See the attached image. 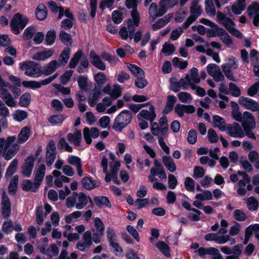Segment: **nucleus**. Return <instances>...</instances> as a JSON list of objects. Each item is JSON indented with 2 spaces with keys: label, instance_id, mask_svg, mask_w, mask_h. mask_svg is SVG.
Returning a JSON list of instances; mask_svg holds the SVG:
<instances>
[{
  "label": "nucleus",
  "instance_id": "obj_48",
  "mask_svg": "<svg viewBox=\"0 0 259 259\" xmlns=\"http://www.w3.org/2000/svg\"><path fill=\"white\" fill-rule=\"evenodd\" d=\"M159 124L160 127L161 135L164 137L167 133L168 128L167 120L166 117L163 115L159 120Z\"/></svg>",
  "mask_w": 259,
  "mask_h": 259
},
{
  "label": "nucleus",
  "instance_id": "obj_52",
  "mask_svg": "<svg viewBox=\"0 0 259 259\" xmlns=\"http://www.w3.org/2000/svg\"><path fill=\"white\" fill-rule=\"evenodd\" d=\"M82 214L81 211H75L72 213L66 215L65 217V221L68 224H70L75 222L78 218H79Z\"/></svg>",
  "mask_w": 259,
  "mask_h": 259
},
{
  "label": "nucleus",
  "instance_id": "obj_42",
  "mask_svg": "<svg viewBox=\"0 0 259 259\" xmlns=\"http://www.w3.org/2000/svg\"><path fill=\"white\" fill-rule=\"evenodd\" d=\"M247 13L250 17L252 18V16L259 14V4L256 2L250 4L247 8Z\"/></svg>",
  "mask_w": 259,
  "mask_h": 259
},
{
  "label": "nucleus",
  "instance_id": "obj_2",
  "mask_svg": "<svg viewBox=\"0 0 259 259\" xmlns=\"http://www.w3.org/2000/svg\"><path fill=\"white\" fill-rule=\"evenodd\" d=\"M241 120L239 122L241 123L246 136L249 138L255 140L256 137L252 131L256 127V122L253 114L248 111L244 112L242 113Z\"/></svg>",
  "mask_w": 259,
  "mask_h": 259
},
{
  "label": "nucleus",
  "instance_id": "obj_18",
  "mask_svg": "<svg viewBox=\"0 0 259 259\" xmlns=\"http://www.w3.org/2000/svg\"><path fill=\"white\" fill-rule=\"evenodd\" d=\"M156 113L154 106L150 105L149 110H142L138 114L137 118L138 120L146 119L153 121L156 118Z\"/></svg>",
  "mask_w": 259,
  "mask_h": 259
},
{
  "label": "nucleus",
  "instance_id": "obj_22",
  "mask_svg": "<svg viewBox=\"0 0 259 259\" xmlns=\"http://www.w3.org/2000/svg\"><path fill=\"white\" fill-rule=\"evenodd\" d=\"M46 173V166L41 164L36 166L34 170L35 181L36 186H40Z\"/></svg>",
  "mask_w": 259,
  "mask_h": 259
},
{
  "label": "nucleus",
  "instance_id": "obj_9",
  "mask_svg": "<svg viewBox=\"0 0 259 259\" xmlns=\"http://www.w3.org/2000/svg\"><path fill=\"white\" fill-rule=\"evenodd\" d=\"M79 61H80V64L84 68L88 67V60L83 55L82 51L79 50L74 54L72 58L71 59L69 64V67L70 68H74L76 66Z\"/></svg>",
  "mask_w": 259,
  "mask_h": 259
},
{
  "label": "nucleus",
  "instance_id": "obj_32",
  "mask_svg": "<svg viewBox=\"0 0 259 259\" xmlns=\"http://www.w3.org/2000/svg\"><path fill=\"white\" fill-rule=\"evenodd\" d=\"M213 124L214 127H218L221 131H226L227 125L225 119L222 117L215 115L213 116Z\"/></svg>",
  "mask_w": 259,
  "mask_h": 259
},
{
  "label": "nucleus",
  "instance_id": "obj_57",
  "mask_svg": "<svg viewBox=\"0 0 259 259\" xmlns=\"http://www.w3.org/2000/svg\"><path fill=\"white\" fill-rule=\"evenodd\" d=\"M94 79L96 84L101 85L105 83L107 80V78L104 73L100 72L94 75Z\"/></svg>",
  "mask_w": 259,
  "mask_h": 259
},
{
  "label": "nucleus",
  "instance_id": "obj_6",
  "mask_svg": "<svg viewBox=\"0 0 259 259\" xmlns=\"http://www.w3.org/2000/svg\"><path fill=\"white\" fill-rule=\"evenodd\" d=\"M202 12V9L199 5V0H193L190 7L191 15L183 23V28L185 29L187 28L201 14Z\"/></svg>",
  "mask_w": 259,
  "mask_h": 259
},
{
  "label": "nucleus",
  "instance_id": "obj_33",
  "mask_svg": "<svg viewBox=\"0 0 259 259\" xmlns=\"http://www.w3.org/2000/svg\"><path fill=\"white\" fill-rule=\"evenodd\" d=\"M100 98V92L96 89L93 90L89 94L88 103L91 107H95Z\"/></svg>",
  "mask_w": 259,
  "mask_h": 259
},
{
  "label": "nucleus",
  "instance_id": "obj_13",
  "mask_svg": "<svg viewBox=\"0 0 259 259\" xmlns=\"http://www.w3.org/2000/svg\"><path fill=\"white\" fill-rule=\"evenodd\" d=\"M238 102L240 105L252 111H257L259 110L258 104L249 98L243 96L240 97L238 99Z\"/></svg>",
  "mask_w": 259,
  "mask_h": 259
},
{
  "label": "nucleus",
  "instance_id": "obj_64",
  "mask_svg": "<svg viewBox=\"0 0 259 259\" xmlns=\"http://www.w3.org/2000/svg\"><path fill=\"white\" fill-rule=\"evenodd\" d=\"M185 187L187 190L193 192L195 190V182L191 177H187L185 179Z\"/></svg>",
  "mask_w": 259,
  "mask_h": 259
},
{
  "label": "nucleus",
  "instance_id": "obj_24",
  "mask_svg": "<svg viewBox=\"0 0 259 259\" xmlns=\"http://www.w3.org/2000/svg\"><path fill=\"white\" fill-rule=\"evenodd\" d=\"M67 138L70 143H73L76 146H79L82 139L81 131L76 129L73 133H68Z\"/></svg>",
  "mask_w": 259,
  "mask_h": 259
},
{
  "label": "nucleus",
  "instance_id": "obj_46",
  "mask_svg": "<svg viewBox=\"0 0 259 259\" xmlns=\"http://www.w3.org/2000/svg\"><path fill=\"white\" fill-rule=\"evenodd\" d=\"M30 100V94L26 92L20 97L19 103L20 106L26 107L29 105Z\"/></svg>",
  "mask_w": 259,
  "mask_h": 259
},
{
  "label": "nucleus",
  "instance_id": "obj_27",
  "mask_svg": "<svg viewBox=\"0 0 259 259\" xmlns=\"http://www.w3.org/2000/svg\"><path fill=\"white\" fill-rule=\"evenodd\" d=\"M218 21L224 25L228 30L229 28L234 26V22L230 18L226 17L223 13L218 12L217 13Z\"/></svg>",
  "mask_w": 259,
  "mask_h": 259
},
{
  "label": "nucleus",
  "instance_id": "obj_36",
  "mask_svg": "<svg viewBox=\"0 0 259 259\" xmlns=\"http://www.w3.org/2000/svg\"><path fill=\"white\" fill-rule=\"evenodd\" d=\"M36 18L39 20H45L47 16V12L46 6L43 5H39L35 11Z\"/></svg>",
  "mask_w": 259,
  "mask_h": 259
},
{
  "label": "nucleus",
  "instance_id": "obj_30",
  "mask_svg": "<svg viewBox=\"0 0 259 259\" xmlns=\"http://www.w3.org/2000/svg\"><path fill=\"white\" fill-rule=\"evenodd\" d=\"M245 0H237L232 5L231 10L234 14L240 15L245 10Z\"/></svg>",
  "mask_w": 259,
  "mask_h": 259
},
{
  "label": "nucleus",
  "instance_id": "obj_26",
  "mask_svg": "<svg viewBox=\"0 0 259 259\" xmlns=\"http://www.w3.org/2000/svg\"><path fill=\"white\" fill-rule=\"evenodd\" d=\"M187 78L189 84L192 87L200 82V79L198 76V70L196 68H192L189 73L187 74Z\"/></svg>",
  "mask_w": 259,
  "mask_h": 259
},
{
  "label": "nucleus",
  "instance_id": "obj_39",
  "mask_svg": "<svg viewBox=\"0 0 259 259\" xmlns=\"http://www.w3.org/2000/svg\"><path fill=\"white\" fill-rule=\"evenodd\" d=\"M249 160L254 164L255 167L259 169V155L254 150L251 151L248 154Z\"/></svg>",
  "mask_w": 259,
  "mask_h": 259
},
{
  "label": "nucleus",
  "instance_id": "obj_28",
  "mask_svg": "<svg viewBox=\"0 0 259 259\" xmlns=\"http://www.w3.org/2000/svg\"><path fill=\"white\" fill-rule=\"evenodd\" d=\"M30 132L31 130L29 127H23L18 136L17 142L16 141V144L18 145L17 143L21 144L27 141L30 137Z\"/></svg>",
  "mask_w": 259,
  "mask_h": 259
},
{
  "label": "nucleus",
  "instance_id": "obj_4",
  "mask_svg": "<svg viewBox=\"0 0 259 259\" xmlns=\"http://www.w3.org/2000/svg\"><path fill=\"white\" fill-rule=\"evenodd\" d=\"M239 66L238 60L234 56H230L227 59V62L222 65L221 67L223 72L226 77L230 80L236 81L232 70L237 69Z\"/></svg>",
  "mask_w": 259,
  "mask_h": 259
},
{
  "label": "nucleus",
  "instance_id": "obj_58",
  "mask_svg": "<svg viewBox=\"0 0 259 259\" xmlns=\"http://www.w3.org/2000/svg\"><path fill=\"white\" fill-rule=\"evenodd\" d=\"M93 221L95 231L104 233L105 227L101 219L97 217L93 219Z\"/></svg>",
  "mask_w": 259,
  "mask_h": 259
},
{
  "label": "nucleus",
  "instance_id": "obj_50",
  "mask_svg": "<svg viewBox=\"0 0 259 259\" xmlns=\"http://www.w3.org/2000/svg\"><path fill=\"white\" fill-rule=\"evenodd\" d=\"M1 98L8 106L13 107L16 106V101L10 93L5 94L4 96L1 97Z\"/></svg>",
  "mask_w": 259,
  "mask_h": 259
},
{
  "label": "nucleus",
  "instance_id": "obj_41",
  "mask_svg": "<svg viewBox=\"0 0 259 259\" xmlns=\"http://www.w3.org/2000/svg\"><path fill=\"white\" fill-rule=\"evenodd\" d=\"M18 160L16 159H14L8 166L5 174V177L7 178H10L16 171Z\"/></svg>",
  "mask_w": 259,
  "mask_h": 259
},
{
  "label": "nucleus",
  "instance_id": "obj_60",
  "mask_svg": "<svg viewBox=\"0 0 259 259\" xmlns=\"http://www.w3.org/2000/svg\"><path fill=\"white\" fill-rule=\"evenodd\" d=\"M120 167V162L119 161L116 160L111 162L109 164V172L111 173V175H117Z\"/></svg>",
  "mask_w": 259,
  "mask_h": 259
},
{
  "label": "nucleus",
  "instance_id": "obj_34",
  "mask_svg": "<svg viewBox=\"0 0 259 259\" xmlns=\"http://www.w3.org/2000/svg\"><path fill=\"white\" fill-rule=\"evenodd\" d=\"M165 12L174 8L178 5L179 0H160L159 2Z\"/></svg>",
  "mask_w": 259,
  "mask_h": 259
},
{
  "label": "nucleus",
  "instance_id": "obj_25",
  "mask_svg": "<svg viewBox=\"0 0 259 259\" xmlns=\"http://www.w3.org/2000/svg\"><path fill=\"white\" fill-rule=\"evenodd\" d=\"M60 64L57 60H52L46 64L44 67L42 74L48 76L53 73L59 67Z\"/></svg>",
  "mask_w": 259,
  "mask_h": 259
},
{
  "label": "nucleus",
  "instance_id": "obj_1",
  "mask_svg": "<svg viewBox=\"0 0 259 259\" xmlns=\"http://www.w3.org/2000/svg\"><path fill=\"white\" fill-rule=\"evenodd\" d=\"M132 19H129L127 21V27H122L119 31V34L122 39L126 40L129 38L132 39L135 31V28L139 25L140 23L139 14L136 10L132 11L131 13Z\"/></svg>",
  "mask_w": 259,
  "mask_h": 259
},
{
  "label": "nucleus",
  "instance_id": "obj_12",
  "mask_svg": "<svg viewBox=\"0 0 259 259\" xmlns=\"http://www.w3.org/2000/svg\"><path fill=\"white\" fill-rule=\"evenodd\" d=\"M57 150L55 142L51 140L48 143L46 154V163L49 166H51L56 159Z\"/></svg>",
  "mask_w": 259,
  "mask_h": 259
},
{
  "label": "nucleus",
  "instance_id": "obj_62",
  "mask_svg": "<svg viewBox=\"0 0 259 259\" xmlns=\"http://www.w3.org/2000/svg\"><path fill=\"white\" fill-rule=\"evenodd\" d=\"M56 38V32L54 30H49L46 35V43L47 46H51L55 42Z\"/></svg>",
  "mask_w": 259,
  "mask_h": 259
},
{
  "label": "nucleus",
  "instance_id": "obj_10",
  "mask_svg": "<svg viewBox=\"0 0 259 259\" xmlns=\"http://www.w3.org/2000/svg\"><path fill=\"white\" fill-rule=\"evenodd\" d=\"M206 70L208 74L212 77L215 81L220 82L225 80L224 75L218 65L214 63L209 64L206 67Z\"/></svg>",
  "mask_w": 259,
  "mask_h": 259
},
{
  "label": "nucleus",
  "instance_id": "obj_16",
  "mask_svg": "<svg viewBox=\"0 0 259 259\" xmlns=\"http://www.w3.org/2000/svg\"><path fill=\"white\" fill-rule=\"evenodd\" d=\"M100 134L99 130L97 127H84L83 130V135L87 144H91L92 142L91 138H97Z\"/></svg>",
  "mask_w": 259,
  "mask_h": 259
},
{
  "label": "nucleus",
  "instance_id": "obj_11",
  "mask_svg": "<svg viewBox=\"0 0 259 259\" xmlns=\"http://www.w3.org/2000/svg\"><path fill=\"white\" fill-rule=\"evenodd\" d=\"M166 12L159 3L158 5L156 3H151L148 9L149 17L152 21H154L157 18L162 16Z\"/></svg>",
  "mask_w": 259,
  "mask_h": 259
},
{
  "label": "nucleus",
  "instance_id": "obj_54",
  "mask_svg": "<svg viewBox=\"0 0 259 259\" xmlns=\"http://www.w3.org/2000/svg\"><path fill=\"white\" fill-rule=\"evenodd\" d=\"M81 184L87 190H92L96 187L95 183L90 177H85L82 179Z\"/></svg>",
  "mask_w": 259,
  "mask_h": 259
},
{
  "label": "nucleus",
  "instance_id": "obj_51",
  "mask_svg": "<svg viewBox=\"0 0 259 259\" xmlns=\"http://www.w3.org/2000/svg\"><path fill=\"white\" fill-rule=\"evenodd\" d=\"M46 217L44 213V208L42 206L38 207L36 210V222L38 225H41Z\"/></svg>",
  "mask_w": 259,
  "mask_h": 259
},
{
  "label": "nucleus",
  "instance_id": "obj_7",
  "mask_svg": "<svg viewBox=\"0 0 259 259\" xmlns=\"http://www.w3.org/2000/svg\"><path fill=\"white\" fill-rule=\"evenodd\" d=\"M28 22V19L19 13L15 15L11 22V27L15 34L19 33V29H23Z\"/></svg>",
  "mask_w": 259,
  "mask_h": 259
},
{
  "label": "nucleus",
  "instance_id": "obj_21",
  "mask_svg": "<svg viewBox=\"0 0 259 259\" xmlns=\"http://www.w3.org/2000/svg\"><path fill=\"white\" fill-rule=\"evenodd\" d=\"M54 54V50L53 49H46L33 54L32 56V59L38 61H44L51 58Z\"/></svg>",
  "mask_w": 259,
  "mask_h": 259
},
{
  "label": "nucleus",
  "instance_id": "obj_44",
  "mask_svg": "<svg viewBox=\"0 0 259 259\" xmlns=\"http://www.w3.org/2000/svg\"><path fill=\"white\" fill-rule=\"evenodd\" d=\"M127 67L135 76L144 77V72L139 67L134 64H129Z\"/></svg>",
  "mask_w": 259,
  "mask_h": 259
},
{
  "label": "nucleus",
  "instance_id": "obj_45",
  "mask_svg": "<svg viewBox=\"0 0 259 259\" xmlns=\"http://www.w3.org/2000/svg\"><path fill=\"white\" fill-rule=\"evenodd\" d=\"M175 47L169 42H165L163 45L161 52L165 55L169 56L171 55L175 51Z\"/></svg>",
  "mask_w": 259,
  "mask_h": 259
},
{
  "label": "nucleus",
  "instance_id": "obj_47",
  "mask_svg": "<svg viewBox=\"0 0 259 259\" xmlns=\"http://www.w3.org/2000/svg\"><path fill=\"white\" fill-rule=\"evenodd\" d=\"M157 248L165 256H169V247L163 241H159L155 244Z\"/></svg>",
  "mask_w": 259,
  "mask_h": 259
},
{
  "label": "nucleus",
  "instance_id": "obj_17",
  "mask_svg": "<svg viewBox=\"0 0 259 259\" xmlns=\"http://www.w3.org/2000/svg\"><path fill=\"white\" fill-rule=\"evenodd\" d=\"M34 157L33 155L28 156L22 166V174L25 177H29L34 166Z\"/></svg>",
  "mask_w": 259,
  "mask_h": 259
},
{
  "label": "nucleus",
  "instance_id": "obj_31",
  "mask_svg": "<svg viewBox=\"0 0 259 259\" xmlns=\"http://www.w3.org/2000/svg\"><path fill=\"white\" fill-rule=\"evenodd\" d=\"M216 35H220L221 40L227 45H230L232 44L231 37L223 29L220 28L215 34H209V36L212 37H214Z\"/></svg>",
  "mask_w": 259,
  "mask_h": 259
},
{
  "label": "nucleus",
  "instance_id": "obj_49",
  "mask_svg": "<svg viewBox=\"0 0 259 259\" xmlns=\"http://www.w3.org/2000/svg\"><path fill=\"white\" fill-rule=\"evenodd\" d=\"M179 100L184 103H190L192 101L191 95L186 92H180L178 94Z\"/></svg>",
  "mask_w": 259,
  "mask_h": 259
},
{
  "label": "nucleus",
  "instance_id": "obj_8",
  "mask_svg": "<svg viewBox=\"0 0 259 259\" xmlns=\"http://www.w3.org/2000/svg\"><path fill=\"white\" fill-rule=\"evenodd\" d=\"M226 128L227 134L231 137L243 138L246 135L243 128L238 123L228 124Z\"/></svg>",
  "mask_w": 259,
  "mask_h": 259
},
{
  "label": "nucleus",
  "instance_id": "obj_55",
  "mask_svg": "<svg viewBox=\"0 0 259 259\" xmlns=\"http://www.w3.org/2000/svg\"><path fill=\"white\" fill-rule=\"evenodd\" d=\"M247 203V207L250 210H255L258 207L257 200L253 197L244 199Z\"/></svg>",
  "mask_w": 259,
  "mask_h": 259
},
{
  "label": "nucleus",
  "instance_id": "obj_3",
  "mask_svg": "<svg viewBox=\"0 0 259 259\" xmlns=\"http://www.w3.org/2000/svg\"><path fill=\"white\" fill-rule=\"evenodd\" d=\"M132 120L131 112L127 110H123L115 118L112 128L116 132H120L131 123Z\"/></svg>",
  "mask_w": 259,
  "mask_h": 259
},
{
  "label": "nucleus",
  "instance_id": "obj_53",
  "mask_svg": "<svg viewBox=\"0 0 259 259\" xmlns=\"http://www.w3.org/2000/svg\"><path fill=\"white\" fill-rule=\"evenodd\" d=\"M19 177L16 175L11 179L9 187L8 190L10 194H14L17 190L18 186Z\"/></svg>",
  "mask_w": 259,
  "mask_h": 259
},
{
  "label": "nucleus",
  "instance_id": "obj_59",
  "mask_svg": "<svg viewBox=\"0 0 259 259\" xmlns=\"http://www.w3.org/2000/svg\"><path fill=\"white\" fill-rule=\"evenodd\" d=\"M101 57L105 61H108L110 64L115 65L119 61L118 58L115 56H113L110 54L103 52L102 53Z\"/></svg>",
  "mask_w": 259,
  "mask_h": 259
},
{
  "label": "nucleus",
  "instance_id": "obj_23",
  "mask_svg": "<svg viewBox=\"0 0 259 259\" xmlns=\"http://www.w3.org/2000/svg\"><path fill=\"white\" fill-rule=\"evenodd\" d=\"M172 17V14L169 13L164 17L158 19L152 25V29L156 31L163 27L170 21Z\"/></svg>",
  "mask_w": 259,
  "mask_h": 259
},
{
  "label": "nucleus",
  "instance_id": "obj_43",
  "mask_svg": "<svg viewBox=\"0 0 259 259\" xmlns=\"http://www.w3.org/2000/svg\"><path fill=\"white\" fill-rule=\"evenodd\" d=\"M27 116L28 114L27 112L21 110H17L13 114V119L18 122L24 120Z\"/></svg>",
  "mask_w": 259,
  "mask_h": 259
},
{
  "label": "nucleus",
  "instance_id": "obj_15",
  "mask_svg": "<svg viewBox=\"0 0 259 259\" xmlns=\"http://www.w3.org/2000/svg\"><path fill=\"white\" fill-rule=\"evenodd\" d=\"M76 208L81 209L84 208L90 202H92V199L89 196H87L82 192L74 193Z\"/></svg>",
  "mask_w": 259,
  "mask_h": 259
},
{
  "label": "nucleus",
  "instance_id": "obj_35",
  "mask_svg": "<svg viewBox=\"0 0 259 259\" xmlns=\"http://www.w3.org/2000/svg\"><path fill=\"white\" fill-rule=\"evenodd\" d=\"M70 50L66 48L63 50L59 56L58 63L60 66H64L68 62L70 58Z\"/></svg>",
  "mask_w": 259,
  "mask_h": 259
},
{
  "label": "nucleus",
  "instance_id": "obj_29",
  "mask_svg": "<svg viewBox=\"0 0 259 259\" xmlns=\"http://www.w3.org/2000/svg\"><path fill=\"white\" fill-rule=\"evenodd\" d=\"M162 161L165 167L170 172H174L176 170V165L172 158L168 155H163Z\"/></svg>",
  "mask_w": 259,
  "mask_h": 259
},
{
  "label": "nucleus",
  "instance_id": "obj_63",
  "mask_svg": "<svg viewBox=\"0 0 259 259\" xmlns=\"http://www.w3.org/2000/svg\"><path fill=\"white\" fill-rule=\"evenodd\" d=\"M67 162L68 164L75 167L81 164V161L79 157L71 155L68 156Z\"/></svg>",
  "mask_w": 259,
  "mask_h": 259
},
{
  "label": "nucleus",
  "instance_id": "obj_56",
  "mask_svg": "<svg viewBox=\"0 0 259 259\" xmlns=\"http://www.w3.org/2000/svg\"><path fill=\"white\" fill-rule=\"evenodd\" d=\"M58 147L60 149H64L66 151L68 152H72L73 151L72 148L66 141L64 138H61L60 139L58 144Z\"/></svg>",
  "mask_w": 259,
  "mask_h": 259
},
{
  "label": "nucleus",
  "instance_id": "obj_5",
  "mask_svg": "<svg viewBox=\"0 0 259 259\" xmlns=\"http://www.w3.org/2000/svg\"><path fill=\"white\" fill-rule=\"evenodd\" d=\"M20 68L25 71V74L26 76L30 77H38L42 74L41 67L32 61L22 63Z\"/></svg>",
  "mask_w": 259,
  "mask_h": 259
},
{
  "label": "nucleus",
  "instance_id": "obj_40",
  "mask_svg": "<svg viewBox=\"0 0 259 259\" xmlns=\"http://www.w3.org/2000/svg\"><path fill=\"white\" fill-rule=\"evenodd\" d=\"M94 201L97 205L99 207H102L105 205L108 208L111 207V204L107 197L101 196L95 198Z\"/></svg>",
  "mask_w": 259,
  "mask_h": 259
},
{
  "label": "nucleus",
  "instance_id": "obj_37",
  "mask_svg": "<svg viewBox=\"0 0 259 259\" xmlns=\"http://www.w3.org/2000/svg\"><path fill=\"white\" fill-rule=\"evenodd\" d=\"M242 245L237 244L234 246L232 248V255H228L225 259H239V257L242 253Z\"/></svg>",
  "mask_w": 259,
  "mask_h": 259
},
{
  "label": "nucleus",
  "instance_id": "obj_20",
  "mask_svg": "<svg viewBox=\"0 0 259 259\" xmlns=\"http://www.w3.org/2000/svg\"><path fill=\"white\" fill-rule=\"evenodd\" d=\"M90 59L91 63L97 68L102 71L106 69V64L102 61L100 57L94 51L90 52Z\"/></svg>",
  "mask_w": 259,
  "mask_h": 259
},
{
  "label": "nucleus",
  "instance_id": "obj_38",
  "mask_svg": "<svg viewBox=\"0 0 259 259\" xmlns=\"http://www.w3.org/2000/svg\"><path fill=\"white\" fill-rule=\"evenodd\" d=\"M39 186H36V182L33 183L30 180H25L22 184V189L25 191H35Z\"/></svg>",
  "mask_w": 259,
  "mask_h": 259
},
{
  "label": "nucleus",
  "instance_id": "obj_61",
  "mask_svg": "<svg viewBox=\"0 0 259 259\" xmlns=\"http://www.w3.org/2000/svg\"><path fill=\"white\" fill-rule=\"evenodd\" d=\"M65 119L63 115H55L50 117L48 120L51 124L55 125L61 124Z\"/></svg>",
  "mask_w": 259,
  "mask_h": 259
},
{
  "label": "nucleus",
  "instance_id": "obj_14",
  "mask_svg": "<svg viewBox=\"0 0 259 259\" xmlns=\"http://www.w3.org/2000/svg\"><path fill=\"white\" fill-rule=\"evenodd\" d=\"M2 194V213L4 218H8L11 214V203L4 189L1 190Z\"/></svg>",
  "mask_w": 259,
  "mask_h": 259
},
{
  "label": "nucleus",
  "instance_id": "obj_19",
  "mask_svg": "<svg viewBox=\"0 0 259 259\" xmlns=\"http://www.w3.org/2000/svg\"><path fill=\"white\" fill-rule=\"evenodd\" d=\"M52 175L55 178L54 185L58 188L62 187L64 183H68L70 182V179L67 176L62 175L61 171L58 170H53Z\"/></svg>",
  "mask_w": 259,
  "mask_h": 259
}]
</instances>
